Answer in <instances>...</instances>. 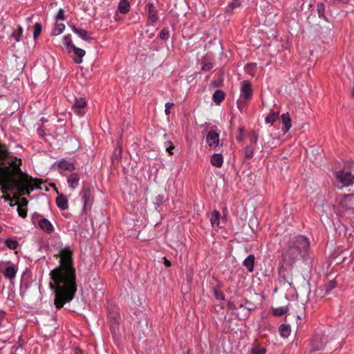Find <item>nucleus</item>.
Listing matches in <instances>:
<instances>
[{"label":"nucleus","mask_w":354,"mask_h":354,"mask_svg":"<svg viewBox=\"0 0 354 354\" xmlns=\"http://www.w3.org/2000/svg\"><path fill=\"white\" fill-rule=\"evenodd\" d=\"M54 257H59V265L50 272L53 280L50 287L55 292V307L60 309L73 300L77 292L76 271L73 266V251L69 247L61 249Z\"/></svg>","instance_id":"1"},{"label":"nucleus","mask_w":354,"mask_h":354,"mask_svg":"<svg viewBox=\"0 0 354 354\" xmlns=\"http://www.w3.org/2000/svg\"><path fill=\"white\" fill-rule=\"evenodd\" d=\"M19 164H16L12 161L10 165L14 166V169L7 167L9 169L3 171L0 176V191L3 194H6L8 191H17L21 195H29L35 188L41 189L38 185L35 183L39 182L38 179H33L26 172L22 171L21 165V159H19Z\"/></svg>","instance_id":"2"},{"label":"nucleus","mask_w":354,"mask_h":354,"mask_svg":"<svg viewBox=\"0 0 354 354\" xmlns=\"http://www.w3.org/2000/svg\"><path fill=\"white\" fill-rule=\"evenodd\" d=\"M220 130L216 127L212 128L205 136V142L210 149L218 151L223 145V142L220 140Z\"/></svg>","instance_id":"3"},{"label":"nucleus","mask_w":354,"mask_h":354,"mask_svg":"<svg viewBox=\"0 0 354 354\" xmlns=\"http://www.w3.org/2000/svg\"><path fill=\"white\" fill-rule=\"evenodd\" d=\"M302 253L304 254V250L297 249L286 242V249L282 255L283 263L286 266H292L302 256Z\"/></svg>","instance_id":"4"},{"label":"nucleus","mask_w":354,"mask_h":354,"mask_svg":"<svg viewBox=\"0 0 354 354\" xmlns=\"http://www.w3.org/2000/svg\"><path fill=\"white\" fill-rule=\"evenodd\" d=\"M20 158L10 154L8 147L6 145L0 143V165L5 167H10L14 169V166L10 165L12 161L16 164H19Z\"/></svg>","instance_id":"5"},{"label":"nucleus","mask_w":354,"mask_h":354,"mask_svg":"<svg viewBox=\"0 0 354 354\" xmlns=\"http://www.w3.org/2000/svg\"><path fill=\"white\" fill-rule=\"evenodd\" d=\"M107 317L110 323V330L112 333H115L121 319L118 308L114 306H109Z\"/></svg>","instance_id":"6"},{"label":"nucleus","mask_w":354,"mask_h":354,"mask_svg":"<svg viewBox=\"0 0 354 354\" xmlns=\"http://www.w3.org/2000/svg\"><path fill=\"white\" fill-rule=\"evenodd\" d=\"M287 243L294 246L297 249L304 250V254L308 252L310 247V241L308 239L303 235H297L290 238Z\"/></svg>","instance_id":"7"},{"label":"nucleus","mask_w":354,"mask_h":354,"mask_svg":"<svg viewBox=\"0 0 354 354\" xmlns=\"http://www.w3.org/2000/svg\"><path fill=\"white\" fill-rule=\"evenodd\" d=\"M335 176L341 187H348L354 183V175L351 171L342 170L337 172Z\"/></svg>","instance_id":"8"},{"label":"nucleus","mask_w":354,"mask_h":354,"mask_svg":"<svg viewBox=\"0 0 354 354\" xmlns=\"http://www.w3.org/2000/svg\"><path fill=\"white\" fill-rule=\"evenodd\" d=\"M253 89L252 84L249 80H243L241 83L240 96L239 97L251 100L253 96Z\"/></svg>","instance_id":"9"},{"label":"nucleus","mask_w":354,"mask_h":354,"mask_svg":"<svg viewBox=\"0 0 354 354\" xmlns=\"http://www.w3.org/2000/svg\"><path fill=\"white\" fill-rule=\"evenodd\" d=\"M145 8L148 11L147 24L154 26L158 21V10L153 2H149Z\"/></svg>","instance_id":"10"},{"label":"nucleus","mask_w":354,"mask_h":354,"mask_svg":"<svg viewBox=\"0 0 354 354\" xmlns=\"http://www.w3.org/2000/svg\"><path fill=\"white\" fill-rule=\"evenodd\" d=\"M87 106V102L85 98L80 97H75V102L73 105V109L75 113L80 116H84L86 113V108Z\"/></svg>","instance_id":"11"},{"label":"nucleus","mask_w":354,"mask_h":354,"mask_svg":"<svg viewBox=\"0 0 354 354\" xmlns=\"http://www.w3.org/2000/svg\"><path fill=\"white\" fill-rule=\"evenodd\" d=\"M201 71H209L214 67V55L212 53H207L201 61Z\"/></svg>","instance_id":"12"},{"label":"nucleus","mask_w":354,"mask_h":354,"mask_svg":"<svg viewBox=\"0 0 354 354\" xmlns=\"http://www.w3.org/2000/svg\"><path fill=\"white\" fill-rule=\"evenodd\" d=\"M351 252H350L348 250H346L340 252L339 254L335 256L333 259L337 264L342 263L349 264L353 260V258L351 257Z\"/></svg>","instance_id":"13"},{"label":"nucleus","mask_w":354,"mask_h":354,"mask_svg":"<svg viewBox=\"0 0 354 354\" xmlns=\"http://www.w3.org/2000/svg\"><path fill=\"white\" fill-rule=\"evenodd\" d=\"M38 227L46 234H50L55 231V227L51 222L46 218H41L37 223Z\"/></svg>","instance_id":"14"},{"label":"nucleus","mask_w":354,"mask_h":354,"mask_svg":"<svg viewBox=\"0 0 354 354\" xmlns=\"http://www.w3.org/2000/svg\"><path fill=\"white\" fill-rule=\"evenodd\" d=\"M339 205L346 210L354 209V194L345 195Z\"/></svg>","instance_id":"15"},{"label":"nucleus","mask_w":354,"mask_h":354,"mask_svg":"<svg viewBox=\"0 0 354 354\" xmlns=\"http://www.w3.org/2000/svg\"><path fill=\"white\" fill-rule=\"evenodd\" d=\"M82 200L84 203L83 209L85 210L88 207L90 208L91 205V202L90 199L91 196V190L89 187H84L80 193Z\"/></svg>","instance_id":"16"},{"label":"nucleus","mask_w":354,"mask_h":354,"mask_svg":"<svg viewBox=\"0 0 354 354\" xmlns=\"http://www.w3.org/2000/svg\"><path fill=\"white\" fill-rule=\"evenodd\" d=\"M55 203L57 207L61 210H66L68 208V200L67 197L62 193L57 192Z\"/></svg>","instance_id":"17"},{"label":"nucleus","mask_w":354,"mask_h":354,"mask_svg":"<svg viewBox=\"0 0 354 354\" xmlns=\"http://www.w3.org/2000/svg\"><path fill=\"white\" fill-rule=\"evenodd\" d=\"M60 170L73 171L76 169L74 162H68L64 158L55 163Z\"/></svg>","instance_id":"18"},{"label":"nucleus","mask_w":354,"mask_h":354,"mask_svg":"<svg viewBox=\"0 0 354 354\" xmlns=\"http://www.w3.org/2000/svg\"><path fill=\"white\" fill-rule=\"evenodd\" d=\"M282 122V131L283 134L287 133L292 127V119L289 113H283L281 116Z\"/></svg>","instance_id":"19"},{"label":"nucleus","mask_w":354,"mask_h":354,"mask_svg":"<svg viewBox=\"0 0 354 354\" xmlns=\"http://www.w3.org/2000/svg\"><path fill=\"white\" fill-rule=\"evenodd\" d=\"M70 26L73 32L77 35L83 40L88 43H91L93 41V38L88 36V32L86 30L77 28L75 25H71Z\"/></svg>","instance_id":"20"},{"label":"nucleus","mask_w":354,"mask_h":354,"mask_svg":"<svg viewBox=\"0 0 354 354\" xmlns=\"http://www.w3.org/2000/svg\"><path fill=\"white\" fill-rule=\"evenodd\" d=\"M80 177L77 173H72L67 178L68 187L71 189H75L79 186Z\"/></svg>","instance_id":"21"},{"label":"nucleus","mask_w":354,"mask_h":354,"mask_svg":"<svg viewBox=\"0 0 354 354\" xmlns=\"http://www.w3.org/2000/svg\"><path fill=\"white\" fill-rule=\"evenodd\" d=\"M74 56L73 57V61L76 64H81L82 62V58L85 55L86 52L84 50L74 46L72 48Z\"/></svg>","instance_id":"22"},{"label":"nucleus","mask_w":354,"mask_h":354,"mask_svg":"<svg viewBox=\"0 0 354 354\" xmlns=\"http://www.w3.org/2000/svg\"><path fill=\"white\" fill-rule=\"evenodd\" d=\"M211 164L218 168L222 167L223 164V157L221 153H214L210 160Z\"/></svg>","instance_id":"23"},{"label":"nucleus","mask_w":354,"mask_h":354,"mask_svg":"<svg viewBox=\"0 0 354 354\" xmlns=\"http://www.w3.org/2000/svg\"><path fill=\"white\" fill-rule=\"evenodd\" d=\"M131 5L129 0L120 1L117 10L120 14L126 15L130 11Z\"/></svg>","instance_id":"24"},{"label":"nucleus","mask_w":354,"mask_h":354,"mask_svg":"<svg viewBox=\"0 0 354 354\" xmlns=\"http://www.w3.org/2000/svg\"><path fill=\"white\" fill-rule=\"evenodd\" d=\"M317 12L318 17L324 19L326 22H329L328 18L326 16V6L322 2H319L317 4Z\"/></svg>","instance_id":"25"},{"label":"nucleus","mask_w":354,"mask_h":354,"mask_svg":"<svg viewBox=\"0 0 354 354\" xmlns=\"http://www.w3.org/2000/svg\"><path fill=\"white\" fill-rule=\"evenodd\" d=\"M225 97V93L222 90L217 89L213 93L212 100L216 104L219 105L224 100Z\"/></svg>","instance_id":"26"},{"label":"nucleus","mask_w":354,"mask_h":354,"mask_svg":"<svg viewBox=\"0 0 354 354\" xmlns=\"http://www.w3.org/2000/svg\"><path fill=\"white\" fill-rule=\"evenodd\" d=\"M17 272V268L14 265L8 266L5 269L4 277L9 280H12L15 278Z\"/></svg>","instance_id":"27"},{"label":"nucleus","mask_w":354,"mask_h":354,"mask_svg":"<svg viewBox=\"0 0 354 354\" xmlns=\"http://www.w3.org/2000/svg\"><path fill=\"white\" fill-rule=\"evenodd\" d=\"M255 257L253 254H250L243 261V266L248 269L249 272H253L254 265Z\"/></svg>","instance_id":"28"},{"label":"nucleus","mask_w":354,"mask_h":354,"mask_svg":"<svg viewBox=\"0 0 354 354\" xmlns=\"http://www.w3.org/2000/svg\"><path fill=\"white\" fill-rule=\"evenodd\" d=\"M23 28L21 26L19 25L17 26V28L11 33V35L9 37V39H14L16 42H19L21 39V35L23 34Z\"/></svg>","instance_id":"29"},{"label":"nucleus","mask_w":354,"mask_h":354,"mask_svg":"<svg viewBox=\"0 0 354 354\" xmlns=\"http://www.w3.org/2000/svg\"><path fill=\"white\" fill-rule=\"evenodd\" d=\"M220 212L217 210H214L211 214L210 222L212 227H216L219 226L220 223Z\"/></svg>","instance_id":"30"},{"label":"nucleus","mask_w":354,"mask_h":354,"mask_svg":"<svg viewBox=\"0 0 354 354\" xmlns=\"http://www.w3.org/2000/svg\"><path fill=\"white\" fill-rule=\"evenodd\" d=\"M279 332L282 337L286 338L290 335L291 329L288 324H281L279 327Z\"/></svg>","instance_id":"31"},{"label":"nucleus","mask_w":354,"mask_h":354,"mask_svg":"<svg viewBox=\"0 0 354 354\" xmlns=\"http://www.w3.org/2000/svg\"><path fill=\"white\" fill-rule=\"evenodd\" d=\"M250 100H245L244 98L239 97L236 101V106L238 109L241 112L243 113L246 111L248 104Z\"/></svg>","instance_id":"32"},{"label":"nucleus","mask_w":354,"mask_h":354,"mask_svg":"<svg viewBox=\"0 0 354 354\" xmlns=\"http://www.w3.org/2000/svg\"><path fill=\"white\" fill-rule=\"evenodd\" d=\"M279 118V111H272L266 117L265 122L266 124H273L274 122L278 120Z\"/></svg>","instance_id":"33"},{"label":"nucleus","mask_w":354,"mask_h":354,"mask_svg":"<svg viewBox=\"0 0 354 354\" xmlns=\"http://www.w3.org/2000/svg\"><path fill=\"white\" fill-rule=\"evenodd\" d=\"M63 44L66 46V50L68 53H71L72 51V48L75 46L72 43L71 37L70 34L66 35L63 37Z\"/></svg>","instance_id":"34"},{"label":"nucleus","mask_w":354,"mask_h":354,"mask_svg":"<svg viewBox=\"0 0 354 354\" xmlns=\"http://www.w3.org/2000/svg\"><path fill=\"white\" fill-rule=\"evenodd\" d=\"M337 286V281L335 279L330 280L326 283L324 286L325 295H328Z\"/></svg>","instance_id":"35"},{"label":"nucleus","mask_w":354,"mask_h":354,"mask_svg":"<svg viewBox=\"0 0 354 354\" xmlns=\"http://www.w3.org/2000/svg\"><path fill=\"white\" fill-rule=\"evenodd\" d=\"M310 346L311 351H319L324 347L322 342H321L318 338H314L311 342Z\"/></svg>","instance_id":"36"},{"label":"nucleus","mask_w":354,"mask_h":354,"mask_svg":"<svg viewBox=\"0 0 354 354\" xmlns=\"http://www.w3.org/2000/svg\"><path fill=\"white\" fill-rule=\"evenodd\" d=\"M65 30V25L62 23L55 24L54 28L52 30L51 35L57 36L62 33Z\"/></svg>","instance_id":"37"},{"label":"nucleus","mask_w":354,"mask_h":354,"mask_svg":"<svg viewBox=\"0 0 354 354\" xmlns=\"http://www.w3.org/2000/svg\"><path fill=\"white\" fill-rule=\"evenodd\" d=\"M5 245L8 248L12 250H16L19 245L18 241L16 239L11 238L6 239Z\"/></svg>","instance_id":"38"},{"label":"nucleus","mask_w":354,"mask_h":354,"mask_svg":"<svg viewBox=\"0 0 354 354\" xmlns=\"http://www.w3.org/2000/svg\"><path fill=\"white\" fill-rule=\"evenodd\" d=\"M10 205L11 207H14L15 205L17 206V213L19 214V216L22 217V218H26L27 216V208H25V207H23L19 205V202H15V203H10Z\"/></svg>","instance_id":"39"},{"label":"nucleus","mask_w":354,"mask_h":354,"mask_svg":"<svg viewBox=\"0 0 354 354\" xmlns=\"http://www.w3.org/2000/svg\"><path fill=\"white\" fill-rule=\"evenodd\" d=\"M254 149H255V146H253L251 145H247L245 147L244 154H245V158L246 159H250L253 157Z\"/></svg>","instance_id":"40"},{"label":"nucleus","mask_w":354,"mask_h":354,"mask_svg":"<svg viewBox=\"0 0 354 354\" xmlns=\"http://www.w3.org/2000/svg\"><path fill=\"white\" fill-rule=\"evenodd\" d=\"M241 6V0H233L232 2L230 3L225 10L227 12H232L236 8H239Z\"/></svg>","instance_id":"41"},{"label":"nucleus","mask_w":354,"mask_h":354,"mask_svg":"<svg viewBox=\"0 0 354 354\" xmlns=\"http://www.w3.org/2000/svg\"><path fill=\"white\" fill-rule=\"evenodd\" d=\"M42 30V26L40 23L37 22L34 25L33 29V39L35 41L37 39L39 36L41 35Z\"/></svg>","instance_id":"42"},{"label":"nucleus","mask_w":354,"mask_h":354,"mask_svg":"<svg viewBox=\"0 0 354 354\" xmlns=\"http://www.w3.org/2000/svg\"><path fill=\"white\" fill-rule=\"evenodd\" d=\"M287 312H288L287 306H281V307L272 309L273 315L277 316V317L283 315Z\"/></svg>","instance_id":"43"},{"label":"nucleus","mask_w":354,"mask_h":354,"mask_svg":"<svg viewBox=\"0 0 354 354\" xmlns=\"http://www.w3.org/2000/svg\"><path fill=\"white\" fill-rule=\"evenodd\" d=\"M248 136L250 139V145L256 147L259 139L258 134L254 131H252L249 133Z\"/></svg>","instance_id":"44"},{"label":"nucleus","mask_w":354,"mask_h":354,"mask_svg":"<svg viewBox=\"0 0 354 354\" xmlns=\"http://www.w3.org/2000/svg\"><path fill=\"white\" fill-rule=\"evenodd\" d=\"M170 37V32L167 28H165L159 33V37L164 41H167L169 39Z\"/></svg>","instance_id":"45"},{"label":"nucleus","mask_w":354,"mask_h":354,"mask_svg":"<svg viewBox=\"0 0 354 354\" xmlns=\"http://www.w3.org/2000/svg\"><path fill=\"white\" fill-rule=\"evenodd\" d=\"M266 350L259 346H254L251 349V354H266Z\"/></svg>","instance_id":"46"},{"label":"nucleus","mask_w":354,"mask_h":354,"mask_svg":"<svg viewBox=\"0 0 354 354\" xmlns=\"http://www.w3.org/2000/svg\"><path fill=\"white\" fill-rule=\"evenodd\" d=\"M165 147L169 155H172L174 153L172 150L174 149V146L171 141H166L165 142Z\"/></svg>","instance_id":"47"},{"label":"nucleus","mask_w":354,"mask_h":354,"mask_svg":"<svg viewBox=\"0 0 354 354\" xmlns=\"http://www.w3.org/2000/svg\"><path fill=\"white\" fill-rule=\"evenodd\" d=\"M66 16L64 14V10L63 8H59L57 14L55 16V20L56 21H58V20L64 21V20H66Z\"/></svg>","instance_id":"48"},{"label":"nucleus","mask_w":354,"mask_h":354,"mask_svg":"<svg viewBox=\"0 0 354 354\" xmlns=\"http://www.w3.org/2000/svg\"><path fill=\"white\" fill-rule=\"evenodd\" d=\"M29 285L27 283H21L19 293L21 297H24L26 295V290L28 289Z\"/></svg>","instance_id":"49"},{"label":"nucleus","mask_w":354,"mask_h":354,"mask_svg":"<svg viewBox=\"0 0 354 354\" xmlns=\"http://www.w3.org/2000/svg\"><path fill=\"white\" fill-rule=\"evenodd\" d=\"M214 295L215 298L218 300L224 301L225 299L224 294L221 290H214Z\"/></svg>","instance_id":"50"},{"label":"nucleus","mask_w":354,"mask_h":354,"mask_svg":"<svg viewBox=\"0 0 354 354\" xmlns=\"http://www.w3.org/2000/svg\"><path fill=\"white\" fill-rule=\"evenodd\" d=\"M6 315L4 310H0V329L5 327Z\"/></svg>","instance_id":"51"},{"label":"nucleus","mask_w":354,"mask_h":354,"mask_svg":"<svg viewBox=\"0 0 354 354\" xmlns=\"http://www.w3.org/2000/svg\"><path fill=\"white\" fill-rule=\"evenodd\" d=\"M164 198H164L163 195H161V194L158 195L155 198L156 205L158 207L160 206L164 201Z\"/></svg>","instance_id":"52"},{"label":"nucleus","mask_w":354,"mask_h":354,"mask_svg":"<svg viewBox=\"0 0 354 354\" xmlns=\"http://www.w3.org/2000/svg\"><path fill=\"white\" fill-rule=\"evenodd\" d=\"M37 132L40 138L44 139L46 136V130L43 127H39L37 129Z\"/></svg>","instance_id":"53"},{"label":"nucleus","mask_w":354,"mask_h":354,"mask_svg":"<svg viewBox=\"0 0 354 354\" xmlns=\"http://www.w3.org/2000/svg\"><path fill=\"white\" fill-rule=\"evenodd\" d=\"M244 127H241L239 128V136H236V140L241 142L243 141L244 136H243Z\"/></svg>","instance_id":"54"},{"label":"nucleus","mask_w":354,"mask_h":354,"mask_svg":"<svg viewBox=\"0 0 354 354\" xmlns=\"http://www.w3.org/2000/svg\"><path fill=\"white\" fill-rule=\"evenodd\" d=\"M174 103L172 102H167L165 105V113L166 115H169L170 114V108L174 106Z\"/></svg>","instance_id":"55"},{"label":"nucleus","mask_w":354,"mask_h":354,"mask_svg":"<svg viewBox=\"0 0 354 354\" xmlns=\"http://www.w3.org/2000/svg\"><path fill=\"white\" fill-rule=\"evenodd\" d=\"M227 307L229 308V309H231V310H236L237 309V306H236V304H234V302L232 301H229L227 304Z\"/></svg>","instance_id":"56"},{"label":"nucleus","mask_w":354,"mask_h":354,"mask_svg":"<svg viewBox=\"0 0 354 354\" xmlns=\"http://www.w3.org/2000/svg\"><path fill=\"white\" fill-rule=\"evenodd\" d=\"M1 198L5 201H10V203H13L12 201H13V199L10 197V195L8 194H3Z\"/></svg>","instance_id":"57"},{"label":"nucleus","mask_w":354,"mask_h":354,"mask_svg":"<svg viewBox=\"0 0 354 354\" xmlns=\"http://www.w3.org/2000/svg\"><path fill=\"white\" fill-rule=\"evenodd\" d=\"M28 200L26 198H22L21 201V203H19V205L23 207L26 208V207L28 205Z\"/></svg>","instance_id":"58"},{"label":"nucleus","mask_w":354,"mask_h":354,"mask_svg":"<svg viewBox=\"0 0 354 354\" xmlns=\"http://www.w3.org/2000/svg\"><path fill=\"white\" fill-rule=\"evenodd\" d=\"M163 263L166 267H170L171 263L169 260H168L165 257L162 258Z\"/></svg>","instance_id":"59"},{"label":"nucleus","mask_w":354,"mask_h":354,"mask_svg":"<svg viewBox=\"0 0 354 354\" xmlns=\"http://www.w3.org/2000/svg\"><path fill=\"white\" fill-rule=\"evenodd\" d=\"M122 149H121V147H119L118 149H115V151H114V153H114V155H115V156H119L120 157H121V156H122Z\"/></svg>","instance_id":"60"},{"label":"nucleus","mask_w":354,"mask_h":354,"mask_svg":"<svg viewBox=\"0 0 354 354\" xmlns=\"http://www.w3.org/2000/svg\"><path fill=\"white\" fill-rule=\"evenodd\" d=\"M212 85L214 87H218L221 86V83H218L216 81L214 80L212 82Z\"/></svg>","instance_id":"61"},{"label":"nucleus","mask_w":354,"mask_h":354,"mask_svg":"<svg viewBox=\"0 0 354 354\" xmlns=\"http://www.w3.org/2000/svg\"><path fill=\"white\" fill-rule=\"evenodd\" d=\"M75 354H82V351L80 348L77 347L75 348Z\"/></svg>","instance_id":"62"},{"label":"nucleus","mask_w":354,"mask_h":354,"mask_svg":"<svg viewBox=\"0 0 354 354\" xmlns=\"http://www.w3.org/2000/svg\"><path fill=\"white\" fill-rule=\"evenodd\" d=\"M19 348H22V344H19L18 345L14 346L13 349L17 351Z\"/></svg>","instance_id":"63"},{"label":"nucleus","mask_w":354,"mask_h":354,"mask_svg":"<svg viewBox=\"0 0 354 354\" xmlns=\"http://www.w3.org/2000/svg\"><path fill=\"white\" fill-rule=\"evenodd\" d=\"M315 15H310V16H308V18H307V21H308V23H309V24H310V20L311 19L315 18Z\"/></svg>","instance_id":"64"}]
</instances>
